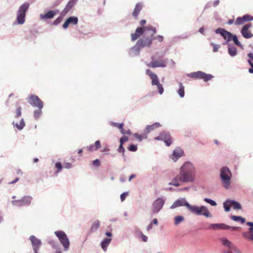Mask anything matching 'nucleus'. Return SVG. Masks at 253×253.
<instances>
[{
  "label": "nucleus",
  "instance_id": "de8ad7c7",
  "mask_svg": "<svg viewBox=\"0 0 253 253\" xmlns=\"http://www.w3.org/2000/svg\"><path fill=\"white\" fill-rule=\"evenodd\" d=\"M244 23V20L242 19V17H238L235 21L236 25H241Z\"/></svg>",
  "mask_w": 253,
  "mask_h": 253
},
{
  "label": "nucleus",
  "instance_id": "e2e57ef3",
  "mask_svg": "<svg viewBox=\"0 0 253 253\" xmlns=\"http://www.w3.org/2000/svg\"><path fill=\"white\" fill-rule=\"evenodd\" d=\"M72 165L70 163H66L65 164V165H64L65 168H66L67 169H71L72 168Z\"/></svg>",
  "mask_w": 253,
  "mask_h": 253
},
{
  "label": "nucleus",
  "instance_id": "7c9ffc66",
  "mask_svg": "<svg viewBox=\"0 0 253 253\" xmlns=\"http://www.w3.org/2000/svg\"><path fill=\"white\" fill-rule=\"evenodd\" d=\"M133 136L138 140V141H141L143 139H147V134L144 131V133L142 134H139L137 133L133 134Z\"/></svg>",
  "mask_w": 253,
  "mask_h": 253
},
{
  "label": "nucleus",
  "instance_id": "052dcab7",
  "mask_svg": "<svg viewBox=\"0 0 253 253\" xmlns=\"http://www.w3.org/2000/svg\"><path fill=\"white\" fill-rule=\"evenodd\" d=\"M248 63H249V64H250V65L252 67L251 68L249 69V72L250 73H253V63L250 60H248Z\"/></svg>",
  "mask_w": 253,
  "mask_h": 253
},
{
  "label": "nucleus",
  "instance_id": "3c124183",
  "mask_svg": "<svg viewBox=\"0 0 253 253\" xmlns=\"http://www.w3.org/2000/svg\"><path fill=\"white\" fill-rule=\"evenodd\" d=\"M128 149L130 151H132V152H135L136 151L137 149V146L135 145H134V144H131Z\"/></svg>",
  "mask_w": 253,
  "mask_h": 253
},
{
  "label": "nucleus",
  "instance_id": "774afa93",
  "mask_svg": "<svg viewBox=\"0 0 253 253\" xmlns=\"http://www.w3.org/2000/svg\"><path fill=\"white\" fill-rule=\"evenodd\" d=\"M248 56L249 58H250L253 61V53H249L248 54Z\"/></svg>",
  "mask_w": 253,
  "mask_h": 253
},
{
  "label": "nucleus",
  "instance_id": "5fc2aeb1",
  "mask_svg": "<svg viewBox=\"0 0 253 253\" xmlns=\"http://www.w3.org/2000/svg\"><path fill=\"white\" fill-rule=\"evenodd\" d=\"M128 194V192H124L121 195L120 198L122 202H123L126 199Z\"/></svg>",
  "mask_w": 253,
  "mask_h": 253
},
{
  "label": "nucleus",
  "instance_id": "6e6d98bb",
  "mask_svg": "<svg viewBox=\"0 0 253 253\" xmlns=\"http://www.w3.org/2000/svg\"><path fill=\"white\" fill-rule=\"evenodd\" d=\"M95 150L98 149L101 147L100 142L99 140H97L95 142Z\"/></svg>",
  "mask_w": 253,
  "mask_h": 253
},
{
  "label": "nucleus",
  "instance_id": "58836bf2",
  "mask_svg": "<svg viewBox=\"0 0 253 253\" xmlns=\"http://www.w3.org/2000/svg\"><path fill=\"white\" fill-rule=\"evenodd\" d=\"M231 40L233 41V42L236 45L240 46V47L243 48V45L238 41V38L236 35H233V37H232Z\"/></svg>",
  "mask_w": 253,
  "mask_h": 253
},
{
  "label": "nucleus",
  "instance_id": "ea45409f",
  "mask_svg": "<svg viewBox=\"0 0 253 253\" xmlns=\"http://www.w3.org/2000/svg\"><path fill=\"white\" fill-rule=\"evenodd\" d=\"M222 243L223 245L229 247L230 250L231 249V247H233V246L231 242L226 238L223 239L222 240Z\"/></svg>",
  "mask_w": 253,
  "mask_h": 253
},
{
  "label": "nucleus",
  "instance_id": "2eb2a0df",
  "mask_svg": "<svg viewBox=\"0 0 253 253\" xmlns=\"http://www.w3.org/2000/svg\"><path fill=\"white\" fill-rule=\"evenodd\" d=\"M78 18L76 16H71L68 18L62 25L63 29H67L69 25H76L78 23Z\"/></svg>",
  "mask_w": 253,
  "mask_h": 253
},
{
  "label": "nucleus",
  "instance_id": "6e6552de",
  "mask_svg": "<svg viewBox=\"0 0 253 253\" xmlns=\"http://www.w3.org/2000/svg\"><path fill=\"white\" fill-rule=\"evenodd\" d=\"M187 76L196 79H203L205 82H208L213 77L212 75L207 74L202 71L191 73L187 74Z\"/></svg>",
  "mask_w": 253,
  "mask_h": 253
},
{
  "label": "nucleus",
  "instance_id": "72a5a7b5",
  "mask_svg": "<svg viewBox=\"0 0 253 253\" xmlns=\"http://www.w3.org/2000/svg\"><path fill=\"white\" fill-rule=\"evenodd\" d=\"M167 135H164L163 140L165 142L167 146H169L171 144V140L170 139L169 134L167 132Z\"/></svg>",
  "mask_w": 253,
  "mask_h": 253
},
{
  "label": "nucleus",
  "instance_id": "f257e3e1",
  "mask_svg": "<svg viewBox=\"0 0 253 253\" xmlns=\"http://www.w3.org/2000/svg\"><path fill=\"white\" fill-rule=\"evenodd\" d=\"M179 207H185L191 212L198 215H203L207 217H211V215L206 207L204 206L199 207L196 205H191L187 201L185 198H181L174 201L170 207V209L172 210Z\"/></svg>",
  "mask_w": 253,
  "mask_h": 253
},
{
  "label": "nucleus",
  "instance_id": "49530a36",
  "mask_svg": "<svg viewBox=\"0 0 253 253\" xmlns=\"http://www.w3.org/2000/svg\"><path fill=\"white\" fill-rule=\"evenodd\" d=\"M42 109H39L38 110H35L34 111V117L37 120L39 118V117H40V116L41 115V114H42Z\"/></svg>",
  "mask_w": 253,
  "mask_h": 253
},
{
  "label": "nucleus",
  "instance_id": "4d7b16f0",
  "mask_svg": "<svg viewBox=\"0 0 253 253\" xmlns=\"http://www.w3.org/2000/svg\"><path fill=\"white\" fill-rule=\"evenodd\" d=\"M153 40H158L159 42H162L163 41L164 38L162 36L159 35L157 37H153Z\"/></svg>",
  "mask_w": 253,
  "mask_h": 253
},
{
  "label": "nucleus",
  "instance_id": "b1692460",
  "mask_svg": "<svg viewBox=\"0 0 253 253\" xmlns=\"http://www.w3.org/2000/svg\"><path fill=\"white\" fill-rule=\"evenodd\" d=\"M112 241L111 238H105L101 242L100 246L104 252L107 250L108 247Z\"/></svg>",
  "mask_w": 253,
  "mask_h": 253
},
{
  "label": "nucleus",
  "instance_id": "864d4df0",
  "mask_svg": "<svg viewBox=\"0 0 253 253\" xmlns=\"http://www.w3.org/2000/svg\"><path fill=\"white\" fill-rule=\"evenodd\" d=\"M128 140V138L127 136H124L120 138V143L121 144L123 145L124 143L127 141Z\"/></svg>",
  "mask_w": 253,
  "mask_h": 253
},
{
  "label": "nucleus",
  "instance_id": "69168bd1",
  "mask_svg": "<svg viewBox=\"0 0 253 253\" xmlns=\"http://www.w3.org/2000/svg\"><path fill=\"white\" fill-rule=\"evenodd\" d=\"M105 235L108 237H109V238H111L113 235L111 232H105Z\"/></svg>",
  "mask_w": 253,
  "mask_h": 253
},
{
  "label": "nucleus",
  "instance_id": "603ef678",
  "mask_svg": "<svg viewBox=\"0 0 253 253\" xmlns=\"http://www.w3.org/2000/svg\"><path fill=\"white\" fill-rule=\"evenodd\" d=\"M164 135H167L166 132H162L161 133L160 136L156 137L155 138V140H163V137Z\"/></svg>",
  "mask_w": 253,
  "mask_h": 253
},
{
  "label": "nucleus",
  "instance_id": "9b49d317",
  "mask_svg": "<svg viewBox=\"0 0 253 253\" xmlns=\"http://www.w3.org/2000/svg\"><path fill=\"white\" fill-rule=\"evenodd\" d=\"M152 61L147 64V66L149 67L155 68L157 67H166L167 64L168 59H160L157 61H154V57H151Z\"/></svg>",
  "mask_w": 253,
  "mask_h": 253
},
{
  "label": "nucleus",
  "instance_id": "338daca9",
  "mask_svg": "<svg viewBox=\"0 0 253 253\" xmlns=\"http://www.w3.org/2000/svg\"><path fill=\"white\" fill-rule=\"evenodd\" d=\"M205 29L204 28V27H201V28H200V29L199 30V32L201 33L203 35H205Z\"/></svg>",
  "mask_w": 253,
  "mask_h": 253
},
{
  "label": "nucleus",
  "instance_id": "5701e85b",
  "mask_svg": "<svg viewBox=\"0 0 253 253\" xmlns=\"http://www.w3.org/2000/svg\"><path fill=\"white\" fill-rule=\"evenodd\" d=\"M228 45V53L232 57L235 56L237 54V48L231 43H229Z\"/></svg>",
  "mask_w": 253,
  "mask_h": 253
},
{
  "label": "nucleus",
  "instance_id": "bf43d9fd",
  "mask_svg": "<svg viewBox=\"0 0 253 253\" xmlns=\"http://www.w3.org/2000/svg\"><path fill=\"white\" fill-rule=\"evenodd\" d=\"M92 164L96 167H99L100 165V162L98 159H96L92 162Z\"/></svg>",
  "mask_w": 253,
  "mask_h": 253
},
{
  "label": "nucleus",
  "instance_id": "20e7f679",
  "mask_svg": "<svg viewBox=\"0 0 253 253\" xmlns=\"http://www.w3.org/2000/svg\"><path fill=\"white\" fill-rule=\"evenodd\" d=\"M29 7L28 2H25L19 8L16 13V21L18 24L22 25L25 21L26 13Z\"/></svg>",
  "mask_w": 253,
  "mask_h": 253
},
{
  "label": "nucleus",
  "instance_id": "0eeeda50",
  "mask_svg": "<svg viewBox=\"0 0 253 253\" xmlns=\"http://www.w3.org/2000/svg\"><path fill=\"white\" fill-rule=\"evenodd\" d=\"M146 73L148 75L152 80V84L153 85H156L159 90V92L160 94H162L164 92V88L162 84L160 83L159 79L157 75L153 73L150 70L147 69L146 71Z\"/></svg>",
  "mask_w": 253,
  "mask_h": 253
},
{
  "label": "nucleus",
  "instance_id": "79ce46f5",
  "mask_svg": "<svg viewBox=\"0 0 253 253\" xmlns=\"http://www.w3.org/2000/svg\"><path fill=\"white\" fill-rule=\"evenodd\" d=\"M145 29H146L147 31H152V33L151 34V37H152L156 33V28L153 27L152 26H148L145 27Z\"/></svg>",
  "mask_w": 253,
  "mask_h": 253
},
{
  "label": "nucleus",
  "instance_id": "1a4fd4ad",
  "mask_svg": "<svg viewBox=\"0 0 253 253\" xmlns=\"http://www.w3.org/2000/svg\"><path fill=\"white\" fill-rule=\"evenodd\" d=\"M215 33L220 34L224 39L225 41L222 43L223 45L229 44V42L231 40L232 37H233V35L224 29L219 28L215 30Z\"/></svg>",
  "mask_w": 253,
  "mask_h": 253
},
{
  "label": "nucleus",
  "instance_id": "13d9d810",
  "mask_svg": "<svg viewBox=\"0 0 253 253\" xmlns=\"http://www.w3.org/2000/svg\"><path fill=\"white\" fill-rule=\"evenodd\" d=\"M125 150V148H124V147L123 146V144H120V146H119V148L118 149V151L120 153L122 152L123 154L124 155Z\"/></svg>",
  "mask_w": 253,
  "mask_h": 253
},
{
  "label": "nucleus",
  "instance_id": "dca6fc26",
  "mask_svg": "<svg viewBox=\"0 0 253 253\" xmlns=\"http://www.w3.org/2000/svg\"><path fill=\"white\" fill-rule=\"evenodd\" d=\"M252 26L251 23H248L245 25L242 28L241 33L242 36L246 38L249 39L253 37V35L249 31V29Z\"/></svg>",
  "mask_w": 253,
  "mask_h": 253
},
{
  "label": "nucleus",
  "instance_id": "39448f33",
  "mask_svg": "<svg viewBox=\"0 0 253 253\" xmlns=\"http://www.w3.org/2000/svg\"><path fill=\"white\" fill-rule=\"evenodd\" d=\"M166 198L165 197H159L152 203L151 212L152 215L157 214L163 209L165 204Z\"/></svg>",
  "mask_w": 253,
  "mask_h": 253
},
{
  "label": "nucleus",
  "instance_id": "2f4dec72",
  "mask_svg": "<svg viewBox=\"0 0 253 253\" xmlns=\"http://www.w3.org/2000/svg\"><path fill=\"white\" fill-rule=\"evenodd\" d=\"M179 88L177 90V93L181 98H183L184 96V86L181 83H179Z\"/></svg>",
  "mask_w": 253,
  "mask_h": 253
},
{
  "label": "nucleus",
  "instance_id": "4be33fe9",
  "mask_svg": "<svg viewBox=\"0 0 253 253\" xmlns=\"http://www.w3.org/2000/svg\"><path fill=\"white\" fill-rule=\"evenodd\" d=\"M56 12L53 10H49L46 12L44 14H40V18L41 19H51L54 17V16L56 15Z\"/></svg>",
  "mask_w": 253,
  "mask_h": 253
},
{
  "label": "nucleus",
  "instance_id": "aec40b11",
  "mask_svg": "<svg viewBox=\"0 0 253 253\" xmlns=\"http://www.w3.org/2000/svg\"><path fill=\"white\" fill-rule=\"evenodd\" d=\"M183 151L179 148H176L173 151L172 154L171 158L176 162L179 158L183 155Z\"/></svg>",
  "mask_w": 253,
  "mask_h": 253
},
{
  "label": "nucleus",
  "instance_id": "c85d7f7f",
  "mask_svg": "<svg viewBox=\"0 0 253 253\" xmlns=\"http://www.w3.org/2000/svg\"><path fill=\"white\" fill-rule=\"evenodd\" d=\"M179 181V174L177 175L175 177H174L171 181L169 182L168 184L169 185H173L175 187H179L180 186V183L178 182Z\"/></svg>",
  "mask_w": 253,
  "mask_h": 253
},
{
  "label": "nucleus",
  "instance_id": "680f3d73",
  "mask_svg": "<svg viewBox=\"0 0 253 253\" xmlns=\"http://www.w3.org/2000/svg\"><path fill=\"white\" fill-rule=\"evenodd\" d=\"M230 250L233 251L237 253H240V251L234 245L233 246V247H231Z\"/></svg>",
  "mask_w": 253,
  "mask_h": 253
},
{
  "label": "nucleus",
  "instance_id": "4468645a",
  "mask_svg": "<svg viewBox=\"0 0 253 253\" xmlns=\"http://www.w3.org/2000/svg\"><path fill=\"white\" fill-rule=\"evenodd\" d=\"M153 40L152 37H143L140 39L137 42L142 48L145 47H149L152 44Z\"/></svg>",
  "mask_w": 253,
  "mask_h": 253
},
{
  "label": "nucleus",
  "instance_id": "a18cd8bd",
  "mask_svg": "<svg viewBox=\"0 0 253 253\" xmlns=\"http://www.w3.org/2000/svg\"><path fill=\"white\" fill-rule=\"evenodd\" d=\"M64 16H62L61 14H60V16H59L58 17H57L55 20L53 22V24L54 25H58L59 23H60L63 20V18Z\"/></svg>",
  "mask_w": 253,
  "mask_h": 253
},
{
  "label": "nucleus",
  "instance_id": "8fccbe9b",
  "mask_svg": "<svg viewBox=\"0 0 253 253\" xmlns=\"http://www.w3.org/2000/svg\"><path fill=\"white\" fill-rule=\"evenodd\" d=\"M21 115V108L20 107H18L16 110V115L15 116V118H18Z\"/></svg>",
  "mask_w": 253,
  "mask_h": 253
},
{
  "label": "nucleus",
  "instance_id": "393cba45",
  "mask_svg": "<svg viewBox=\"0 0 253 253\" xmlns=\"http://www.w3.org/2000/svg\"><path fill=\"white\" fill-rule=\"evenodd\" d=\"M141 48V47L136 42V44L131 48L129 53L130 55L132 56L138 55L140 53Z\"/></svg>",
  "mask_w": 253,
  "mask_h": 253
},
{
  "label": "nucleus",
  "instance_id": "f03ea898",
  "mask_svg": "<svg viewBox=\"0 0 253 253\" xmlns=\"http://www.w3.org/2000/svg\"><path fill=\"white\" fill-rule=\"evenodd\" d=\"M196 169L190 162H185L179 169V181L183 183H193L196 178Z\"/></svg>",
  "mask_w": 253,
  "mask_h": 253
},
{
  "label": "nucleus",
  "instance_id": "473e14b6",
  "mask_svg": "<svg viewBox=\"0 0 253 253\" xmlns=\"http://www.w3.org/2000/svg\"><path fill=\"white\" fill-rule=\"evenodd\" d=\"M184 219V218L182 215L176 216L174 218V224L175 226L178 225L179 223L182 222Z\"/></svg>",
  "mask_w": 253,
  "mask_h": 253
},
{
  "label": "nucleus",
  "instance_id": "9d476101",
  "mask_svg": "<svg viewBox=\"0 0 253 253\" xmlns=\"http://www.w3.org/2000/svg\"><path fill=\"white\" fill-rule=\"evenodd\" d=\"M33 197L30 196H25L20 200H13L11 203L13 206L17 207H23L29 206L31 204Z\"/></svg>",
  "mask_w": 253,
  "mask_h": 253
},
{
  "label": "nucleus",
  "instance_id": "7ed1b4c3",
  "mask_svg": "<svg viewBox=\"0 0 253 253\" xmlns=\"http://www.w3.org/2000/svg\"><path fill=\"white\" fill-rule=\"evenodd\" d=\"M232 176L231 171L228 167L223 166L219 170V177L222 185L226 189H228L231 185Z\"/></svg>",
  "mask_w": 253,
  "mask_h": 253
},
{
  "label": "nucleus",
  "instance_id": "412c9836",
  "mask_svg": "<svg viewBox=\"0 0 253 253\" xmlns=\"http://www.w3.org/2000/svg\"><path fill=\"white\" fill-rule=\"evenodd\" d=\"M242 234L245 238L253 241V226H251L249 228L248 232H244Z\"/></svg>",
  "mask_w": 253,
  "mask_h": 253
},
{
  "label": "nucleus",
  "instance_id": "cd10ccee",
  "mask_svg": "<svg viewBox=\"0 0 253 253\" xmlns=\"http://www.w3.org/2000/svg\"><path fill=\"white\" fill-rule=\"evenodd\" d=\"M100 226V222L98 220H95L91 225L90 231L92 232L96 231Z\"/></svg>",
  "mask_w": 253,
  "mask_h": 253
},
{
  "label": "nucleus",
  "instance_id": "f3484780",
  "mask_svg": "<svg viewBox=\"0 0 253 253\" xmlns=\"http://www.w3.org/2000/svg\"><path fill=\"white\" fill-rule=\"evenodd\" d=\"M77 0H70L67 3L64 9L62 11L61 15L62 16H65L75 5Z\"/></svg>",
  "mask_w": 253,
  "mask_h": 253
},
{
  "label": "nucleus",
  "instance_id": "a19ab883",
  "mask_svg": "<svg viewBox=\"0 0 253 253\" xmlns=\"http://www.w3.org/2000/svg\"><path fill=\"white\" fill-rule=\"evenodd\" d=\"M55 168L57 169V170L55 171V174L57 175L58 173L61 171L63 169V166L60 162H57L55 164Z\"/></svg>",
  "mask_w": 253,
  "mask_h": 253
},
{
  "label": "nucleus",
  "instance_id": "423d86ee",
  "mask_svg": "<svg viewBox=\"0 0 253 253\" xmlns=\"http://www.w3.org/2000/svg\"><path fill=\"white\" fill-rule=\"evenodd\" d=\"M54 234L63 246L64 251H68L69 248L70 241L66 234L63 231H55Z\"/></svg>",
  "mask_w": 253,
  "mask_h": 253
},
{
  "label": "nucleus",
  "instance_id": "6ab92c4d",
  "mask_svg": "<svg viewBox=\"0 0 253 253\" xmlns=\"http://www.w3.org/2000/svg\"><path fill=\"white\" fill-rule=\"evenodd\" d=\"M229 226L224 223H211L209 225V228L216 229H229Z\"/></svg>",
  "mask_w": 253,
  "mask_h": 253
},
{
  "label": "nucleus",
  "instance_id": "bb28decb",
  "mask_svg": "<svg viewBox=\"0 0 253 253\" xmlns=\"http://www.w3.org/2000/svg\"><path fill=\"white\" fill-rule=\"evenodd\" d=\"M143 5L142 3H138L135 5L134 9L132 12V15L134 17H137L142 9Z\"/></svg>",
  "mask_w": 253,
  "mask_h": 253
},
{
  "label": "nucleus",
  "instance_id": "f8f14e48",
  "mask_svg": "<svg viewBox=\"0 0 253 253\" xmlns=\"http://www.w3.org/2000/svg\"><path fill=\"white\" fill-rule=\"evenodd\" d=\"M30 101L29 103L33 106L37 107L39 109H42L43 108V103L41 100L40 99L39 97L35 95H31L29 97Z\"/></svg>",
  "mask_w": 253,
  "mask_h": 253
},
{
  "label": "nucleus",
  "instance_id": "f704fd0d",
  "mask_svg": "<svg viewBox=\"0 0 253 253\" xmlns=\"http://www.w3.org/2000/svg\"><path fill=\"white\" fill-rule=\"evenodd\" d=\"M110 125L112 126H114L119 128L121 130V132L122 133H125V130L123 128L124 125L123 123L120 124L118 123L111 122Z\"/></svg>",
  "mask_w": 253,
  "mask_h": 253
},
{
  "label": "nucleus",
  "instance_id": "ddd939ff",
  "mask_svg": "<svg viewBox=\"0 0 253 253\" xmlns=\"http://www.w3.org/2000/svg\"><path fill=\"white\" fill-rule=\"evenodd\" d=\"M29 239L31 242L34 252H39V250L42 244L41 240L37 238L34 235H31Z\"/></svg>",
  "mask_w": 253,
  "mask_h": 253
},
{
  "label": "nucleus",
  "instance_id": "e433bc0d",
  "mask_svg": "<svg viewBox=\"0 0 253 253\" xmlns=\"http://www.w3.org/2000/svg\"><path fill=\"white\" fill-rule=\"evenodd\" d=\"M231 219L235 221H240L241 223H244L245 222V218L240 216L232 215L231 216Z\"/></svg>",
  "mask_w": 253,
  "mask_h": 253
},
{
  "label": "nucleus",
  "instance_id": "4c0bfd02",
  "mask_svg": "<svg viewBox=\"0 0 253 253\" xmlns=\"http://www.w3.org/2000/svg\"><path fill=\"white\" fill-rule=\"evenodd\" d=\"M231 206V203L230 201V199L227 200L224 203H223V207L224 209V210L226 211H229L230 210V207Z\"/></svg>",
  "mask_w": 253,
  "mask_h": 253
},
{
  "label": "nucleus",
  "instance_id": "c9c22d12",
  "mask_svg": "<svg viewBox=\"0 0 253 253\" xmlns=\"http://www.w3.org/2000/svg\"><path fill=\"white\" fill-rule=\"evenodd\" d=\"M230 201L231 206H233L234 210H241L242 209V206L239 202L233 200H230Z\"/></svg>",
  "mask_w": 253,
  "mask_h": 253
},
{
  "label": "nucleus",
  "instance_id": "a878e982",
  "mask_svg": "<svg viewBox=\"0 0 253 253\" xmlns=\"http://www.w3.org/2000/svg\"><path fill=\"white\" fill-rule=\"evenodd\" d=\"M161 126V125L159 123H155L152 125H147L146 126L145 131L146 134L149 133L151 131Z\"/></svg>",
  "mask_w": 253,
  "mask_h": 253
},
{
  "label": "nucleus",
  "instance_id": "09e8293b",
  "mask_svg": "<svg viewBox=\"0 0 253 253\" xmlns=\"http://www.w3.org/2000/svg\"><path fill=\"white\" fill-rule=\"evenodd\" d=\"M211 44L213 46V51L214 52H217L220 45L219 44H214L213 42L211 43Z\"/></svg>",
  "mask_w": 253,
  "mask_h": 253
},
{
  "label": "nucleus",
  "instance_id": "c03bdc74",
  "mask_svg": "<svg viewBox=\"0 0 253 253\" xmlns=\"http://www.w3.org/2000/svg\"><path fill=\"white\" fill-rule=\"evenodd\" d=\"M244 22L253 20V17L250 15L246 14L242 17Z\"/></svg>",
  "mask_w": 253,
  "mask_h": 253
},
{
  "label": "nucleus",
  "instance_id": "0e129e2a",
  "mask_svg": "<svg viewBox=\"0 0 253 253\" xmlns=\"http://www.w3.org/2000/svg\"><path fill=\"white\" fill-rule=\"evenodd\" d=\"M141 238L143 242H146L148 240V237L146 235L141 233Z\"/></svg>",
  "mask_w": 253,
  "mask_h": 253
},
{
  "label": "nucleus",
  "instance_id": "a211bd4d",
  "mask_svg": "<svg viewBox=\"0 0 253 253\" xmlns=\"http://www.w3.org/2000/svg\"><path fill=\"white\" fill-rule=\"evenodd\" d=\"M145 27H138L136 29L135 33L131 34V40L132 41H134L137 39L146 31V29H145Z\"/></svg>",
  "mask_w": 253,
  "mask_h": 253
},
{
  "label": "nucleus",
  "instance_id": "37998d69",
  "mask_svg": "<svg viewBox=\"0 0 253 253\" xmlns=\"http://www.w3.org/2000/svg\"><path fill=\"white\" fill-rule=\"evenodd\" d=\"M204 201L212 206H216L217 205L216 203L211 199L205 198L204 199Z\"/></svg>",
  "mask_w": 253,
  "mask_h": 253
},
{
  "label": "nucleus",
  "instance_id": "c756f323",
  "mask_svg": "<svg viewBox=\"0 0 253 253\" xmlns=\"http://www.w3.org/2000/svg\"><path fill=\"white\" fill-rule=\"evenodd\" d=\"M13 125L14 126L17 127V128L20 130H22L25 126L23 119H21L20 120L19 123H15V122H13Z\"/></svg>",
  "mask_w": 253,
  "mask_h": 253
}]
</instances>
